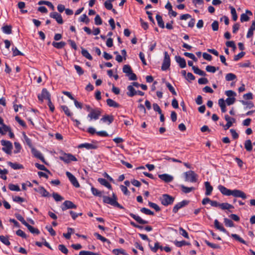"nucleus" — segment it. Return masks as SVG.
I'll return each mask as SVG.
<instances>
[{"instance_id": "1", "label": "nucleus", "mask_w": 255, "mask_h": 255, "mask_svg": "<svg viewBox=\"0 0 255 255\" xmlns=\"http://www.w3.org/2000/svg\"><path fill=\"white\" fill-rule=\"evenodd\" d=\"M103 202L105 203L109 204L112 206L119 208L120 209L124 208L123 206L121 205L117 202V197L114 193L113 194V197L112 198L107 196H103Z\"/></svg>"}, {"instance_id": "2", "label": "nucleus", "mask_w": 255, "mask_h": 255, "mask_svg": "<svg viewBox=\"0 0 255 255\" xmlns=\"http://www.w3.org/2000/svg\"><path fill=\"white\" fill-rule=\"evenodd\" d=\"M160 201L163 205L168 206L173 203L174 198L168 194H163L160 197Z\"/></svg>"}, {"instance_id": "3", "label": "nucleus", "mask_w": 255, "mask_h": 255, "mask_svg": "<svg viewBox=\"0 0 255 255\" xmlns=\"http://www.w3.org/2000/svg\"><path fill=\"white\" fill-rule=\"evenodd\" d=\"M185 180L190 182H196L197 180V175L193 171L190 170L184 173Z\"/></svg>"}, {"instance_id": "4", "label": "nucleus", "mask_w": 255, "mask_h": 255, "mask_svg": "<svg viewBox=\"0 0 255 255\" xmlns=\"http://www.w3.org/2000/svg\"><path fill=\"white\" fill-rule=\"evenodd\" d=\"M59 158L66 163H69L72 161H77V159L70 153H62Z\"/></svg>"}, {"instance_id": "5", "label": "nucleus", "mask_w": 255, "mask_h": 255, "mask_svg": "<svg viewBox=\"0 0 255 255\" xmlns=\"http://www.w3.org/2000/svg\"><path fill=\"white\" fill-rule=\"evenodd\" d=\"M1 143L3 147L2 148V150L8 154L11 153V150L12 149V144L11 142L9 141L2 140H1Z\"/></svg>"}, {"instance_id": "6", "label": "nucleus", "mask_w": 255, "mask_h": 255, "mask_svg": "<svg viewBox=\"0 0 255 255\" xmlns=\"http://www.w3.org/2000/svg\"><path fill=\"white\" fill-rule=\"evenodd\" d=\"M164 57L161 66V69L163 71H165L168 69L170 65V59L167 52L165 51L164 53Z\"/></svg>"}, {"instance_id": "7", "label": "nucleus", "mask_w": 255, "mask_h": 255, "mask_svg": "<svg viewBox=\"0 0 255 255\" xmlns=\"http://www.w3.org/2000/svg\"><path fill=\"white\" fill-rule=\"evenodd\" d=\"M101 115V111L100 109H94L91 112L88 114V118L90 119L89 121H91L93 120H98Z\"/></svg>"}, {"instance_id": "8", "label": "nucleus", "mask_w": 255, "mask_h": 255, "mask_svg": "<svg viewBox=\"0 0 255 255\" xmlns=\"http://www.w3.org/2000/svg\"><path fill=\"white\" fill-rule=\"evenodd\" d=\"M38 98L41 102L44 99H46L48 101L49 99H50V94L46 89H43L42 90L41 93L38 96Z\"/></svg>"}, {"instance_id": "9", "label": "nucleus", "mask_w": 255, "mask_h": 255, "mask_svg": "<svg viewBox=\"0 0 255 255\" xmlns=\"http://www.w3.org/2000/svg\"><path fill=\"white\" fill-rule=\"evenodd\" d=\"M66 174L73 186L75 187H79L80 186L77 179L69 171H67Z\"/></svg>"}, {"instance_id": "10", "label": "nucleus", "mask_w": 255, "mask_h": 255, "mask_svg": "<svg viewBox=\"0 0 255 255\" xmlns=\"http://www.w3.org/2000/svg\"><path fill=\"white\" fill-rule=\"evenodd\" d=\"M231 195L235 197L242 198L244 199L247 198L246 194L243 191L238 189L232 190Z\"/></svg>"}, {"instance_id": "11", "label": "nucleus", "mask_w": 255, "mask_h": 255, "mask_svg": "<svg viewBox=\"0 0 255 255\" xmlns=\"http://www.w3.org/2000/svg\"><path fill=\"white\" fill-rule=\"evenodd\" d=\"M76 208L77 206L76 205H75L72 202L68 200L65 201L61 206V209L63 211L68 209H75Z\"/></svg>"}, {"instance_id": "12", "label": "nucleus", "mask_w": 255, "mask_h": 255, "mask_svg": "<svg viewBox=\"0 0 255 255\" xmlns=\"http://www.w3.org/2000/svg\"><path fill=\"white\" fill-rule=\"evenodd\" d=\"M188 202H189L186 200H183L182 202L177 203L174 206L173 208V212L176 213L180 209L187 205L188 204Z\"/></svg>"}, {"instance_id": "13", "label": "nucleus", "mask_w": 255, "mask_h": 255, "mask_svg": "<svg viewBox=\"0 0 255 255\" xmlns=\"http://www.w3.org/2000/svg\"><path fill=\"white\" fill-rule=\"evenodd\" d=\"M225 119L227 122V123L225 126V129H227L229 128L233 125L234 123L235 122V119L230 117L228 115L225 116Z\"/></svg>"}, {"instance_id": "14", "label": "nucleus", "mask_w": 255, "mask_h": 255, "mask_svg": "<svg viewBox=\"0 0 255 255\" xmlns=\"http://www.w3.org/2000/svg\"><path fill=\"white\" fill-rule=\"evenodd\" d=\"M50 16L55 19L59 24H62L63 23V20L61 15L56 12L50 13Z\"/></svg>"}, {"instance_id": "15", "label": "nucleus", "mask_w": 255, "mask_h": 255, "mask_svg": "<svg viewBox=\"0 0 255 255\" xmlns=\"http://www.w3.org/2000/svg\"><path fill=\"white\" fill-rule=\"evenodd\" d=\"M219 191L224 195L230 196L231 195L232 190L228 189L223 185H220L218 187Z\"/></svg>"}, {"instance_id": "16", "label": "nucleus", "mask_w": 255, "mask_h": 255, "mask_svg": "<svg viewBox=\"0 0 255 255\" xmlns=\"http://www.w3.org/2000/svg\"><path fill=\"white\" fill-rule=\"evenodd\" d=\"M159 178L165 182H170L173 179V177L167 174H163L158 175Z\"/></svg>"}, {"instance_id": "17", "label": "nucleus", "mask_w": 255, "mask_h": 255, "mask_svg": "<svg viewBox=\"0 0 255 255\" xmlns=\"http://www.w3.org/2000/svg\"><path fill=\"white\" fill-rule=\"evenodd\" d=\"M101 121L110 125L114 121V117L112 115H105L101 119Z\"/></svg>"}, {"instance_id": "18", "label": "nucleus", "mask_w": 255, "mask_h": 255, "mask_svg": "<svg viewBox=\"0 0 255 255\" xmlns=\"http://www.w3.org/2000/svg\"><path fill=\"white\" fill-rule=\"evenodd\" d=\"M175 60L177 63H178L181 68H184L186 66L185 60L179 56H175Z\"/></svg>"}, {"instance_id": "19", "label": "nucleus", "mask_w": 255, "mask_h": 255, "mask_svg": "<svg viewBox=\"0 0 255 255\" xmlns=\"http://www.w3.org/2000/svg\"><path fill=\"white\" fill-rule=\"evenodd\" d=\"M129 215L140 224H146L148 223V221L142 219L139 216L134 215L133 213H130Z\"/></svg>"}, {"instance_id": "20", "label": "nucleus", "mask_w": 255, "mask_h": 255, "mask_svg": "<svg viewBox=\"0 0 255 255\" xmlns=\"http://www.w3.org/2000/svg\"><path fill=\"white\" fill-rule=\"evenodd\" d=\"M214 226L217 229L220 230V231L225 233H227L228 234H229L227 230L224 228L223 225L220 224V223L217 220H215Z\"/></svg>"}, {"instance_id": "21", "label": "nucleus", "mask_w": 255, "mask_h": 255, "mask_svg": "<svg viewBox=\"0 0 255 255\" xmlns=\"http://www.w3.org/2000/svg\"><path fill=\"white\" fill-rule=\"evenodd\" d=\"M127 89L128 90V92H127V94L130 97H132L134 96V95H136V91L134 88L132 87L131 85H129L127 87Z\"/></svg>"}, {"instance_id": "22", "label": "nucleus", "mask_w": 255, "mask_h": 255, "mask_svg": "<svg viewBox=\"0 0 255 255\" xmlns=\"http://www.w3.org/2000/svg\"><path fill=\"white\" fill-rule=\"evenodd\" d=\"M36 191L39 192V193L43 197H48L49 196V193L48 192L46 191V190L42 186H40L38 188V189L37 190L36 189H34Z\"/></svg>"}, {"instance_id": "23", "label": "nucleus", "mask_w": 255, "mask_h": 255, "mask_svg": "<svg viewBox=\"0 0 255 255\" xmlns=\"http://www.w3.org/2000/svg\"><path fill=\"white\" fill-rule=\"evenodd\" d=\"M33 154L37 158L40 159L42 162H45V159L41 153L38 150L35 149H32Z\"/></svg>"}, {"instance_id": "24", "label": "nucleus", "mask_w": 255, "mask_h": 255, "mask_svg": "<svg viewBox=\"0 0 255 255\" xmlns=\"http://www.w3.org/2000/svg\"><path fill=\"white\" fill-rule=\"evenodd\" d=\"M205 186L206 188L205 194L208 196L210 195L211 194L213 190L212 186L208 181L205 182Z\"/></svg>"}, {"instance_id": "25", "label": "nucleus", "mask_w": 255, "mask_h": 255, "mask_svg": "<svg viewBox=\"0 0 255 255\" xmlns=\"http://www.w3.org/2000/svg\"><path fill=\"white\" fill-rule=\"evenodd\" d=\"M150 250L154 253H156L158 249H160L161 251L163 250V247L159 245L158 242H156L154 244V246L152 247L150 244H149Z\"/></svg>"}, {"instance_id": "26", "label": "nucleus", "mask_w": 255, "mask_h": 255, "mask_svg": "<svg viewBox=\"0 0 255 255\" xmlns=\"http://www.w3.org/2000/svg\"><path fill=\"white\" fill-rule=\"evenodd\" d=\"M7 164L13 169H20L23 168L22 165L17 163H12L9 161L7 162Z\"/></svg>"}, {"instance_id": "27", "label": "nucleus", "mask_w": 255, "mask_h": 255, "mask_svg": "<svg viewBox=\"0 0 255 255\" xmlns=\"http://www.w3.org/2000/svg\"><path fill=\"white\" fill-rule=\"evenodd\" d=\"M25 226L27 228L29 232L32 234L38 235L40 233V232L38 229L34 228L33 227L29 225L28 223L25 225Z\"/></svg>"}, {"instance_id": "28", "label": "nucleus", "mask_w": 255, "mask_h": 255, "mask_svg": "<svg viewBox=\"0 0 255 255\" xmlns=\"http://www.w3.org/2000/svg\"><path fill=\"white\" fill-rule=\"evenodd\" d=\"M218 104L221 109L222 112L225 113L226 112V107L225 100L223 99H220L218 101Z\"/></svg>"}, {"instance_id": "29", "label": "nucleus", "mask_w": 255, "mask_h": 255, "mask_svg": "<svg viewBox=\"0 0 255 255\" xmlns=\"http://www.w3.org/2000/svg\"><path fill=\"white\" fill-rule=\"evenodd\" d=\"M99 182L102 184V185L105 186L108 188L111 189L112 188V186L111 184L105 179L104 178H99L98 179Z\"/></svg>"}, {"instance_id": "30", "label": "nucleus", "mask_w": 255, "mask_h": 255, "mask_svg": "<svg viewBox=\"0 0 255 255\" xmlns=\"http://www.w3.org/2000/svg\"><path fill=\"white\" fill-rule=\"evenodd\" d=\"M192 69H193L194 72L196 74H198L199 75L202 76H205L206 75V74L204 71L201 70V69H200L199 68H198L197 67L192 66Z\"/></svg>"}, {"instance_id": "31", "label": "nucleus", "mask_w": 255, "mask_h": 255, "mask_svg": "<svg viewBox=\"0 0 255 255\" xmlns=\"http://www.w3.org/2000/svg\"><path fill=\"white\" fill-rule=\"evenodd\" d=\"M107 103L109 106L111 107L118 108L119 107V104L111 99H108L107 100Z\"/></svg>"}, {"instance_id": "32", "label": "nucleus", "mask_w": 255, "mask_h": 255, "mask_svg": "<svg viewBox=\"0 0 255 255\" xmlns=\"http://www.w3.org/2000/svg\"><path fill=\"white\" fill-rule=\"evenodd\" d=\"M66 45V43L63 41H61L59 42H53L52 45L57 48V49H61L64 47Z\"/></svg>"}, {"instance_id": "33", "label": "nucleus", "mask_w": 255, "mask_h": 255, "mask_svg": "<svg viewBox=\"0 0 255 255\" xmlns=\"http://www.w3.org/2000/svg\"><path fill=\"white\" fill-rule=\"evenodd\" d=\"M156 19L157 20L158 26L162 28H164V23L162 20V17L159 14H157L156 16Z\"/></svg>"}, {"instance_id": "34", "label": "nucleus", "mask_w": 255, "mask_h": 255, "mask_svg": "<svg viewBox=\"0 0 255 255\" xmlns=\"http://www.w3.org/2000/svg\"><path fill=\"white\" fill-rule=\"evenodd\" d=\"M245 148L248 151H251L253 149L252 143L251 140L248 139L245 141Z\"/></svg>"}, {"instance_id": "35", "label": "nucleus", "mask_w": 255, "mask_h": 255, "mask_svg": "<svg viewBox=\"0 0 255 255\" xmlns=\"http://www.w3.org/2000/svg\"><path fill=\"white\" fill-rule=\"evenodd\" d=\"M219 207L223 210L230 209L234 208L233 206H232V205H231L228 203H224L220 204Z\"/></svg>"}, {"instance_id": "36", "label": "nucleus", "mask_w": 255, "mask_h": 255, "mask_svg": "<svg viewBox=\"0 0 255 255\" xmlns=\"http://www.w3.org/2000/svg\"><path fill=\"white\" fill-rule=\"evenodd\" d=\"M181 188L184 193H188L195 189L194 187H187L183 185H181Z\"/></svg>"}, {"instance_id": "37", "label": "nucleus", "mask_w": 255, "mask_h": 255, "mask_svg": "<svg viewBox=\"0 0 255 255\" xmlns=\"http://www.w3.org/2000/svg\"><path fill=\"white\" fill-rule=\"evenodd\" d=\"M68 232L67 233H64L63 234V236L66 239H70L71 238V235L72 234L74 233V229L71 228H67Z\"/></svg>"}, {"instance_id": "38", "label": "nucleus", "mask_w": 255, "mask_h": 255, "mask_svg": "<svg viewBox=\"0 0 255 255\" xmlns=\"http://www.w3.org/2000/svg\"><path fill=\"white\" fill-rule=\"evenodd\" d=\"M81 53H82V55L83 56H84L85 57H86V58H87L88 59L90 60H92V56L90 55V54L89 53V52L87 50H86L84 48H82Z\"/></svg>"}, {"instance_id": "39", "label": "nucleus", "mask_w": 255, "mask_h": 255, "mask_svg": "<svg viewBox=\"0 0 255 255\" xmlns=\"http://www.w3.org/2000/svg\"><path fill=\"white\" fill-rule=\"evenodd\" d=\"M113 253L116 255H119L120 254H123V255H128L125 252V250L122 249H114L112 251Z\"/></svg>"}, {"instance_id": "40", "label": "nucleus", "mask_w": 255, "mask_h": 255, "mask_svg": "<svg viewBox=\"0 0 255 255\" xmlns=\"http://www.w3.org/2000/svg\"><path fill=\"white\" fill-rule=\"evenodd\" d=\"M10 128L5 125H3L1 127H0V133L2 134H5L6 132L9 131Z\"/></svg>"}, {"instance_id": "41", "label": "nucleus", "mask_w": 255, "mask_h": 255, "mask_svg": "<svg viewBox=\"0 0 255 255\" xmlns=\"http://www.w3.org/2000/svg\"><path fill=\"white\" fill-rule=\"evenodd\" d=\"M61 108L63 110L65 114L68 117H70L72 115V113L70 112V110L67 106L63 105L61 106Z\"/></svg>"}, {"instance_id": "42", "label": "nucleus", "mask_w": 255, "mask_h": 255, "mask_svg": "<svg viewBox=\"0 0 255 255\" xmlns=\"http://www.w3.org/2000/svg\"><path fill=\"white\" fill-rule=\"evenodd\" d=\"M0 241L4 245L6 246H9L10 243L8 240V238L7 237H5L4 236H0Z\"/></svg>"}, {"instance_id": "43", "label": "nucleus", "mask_w": 255, "mask_h": 255, "mask_svg": "<svg viewBox=\"0 0 255 255\" xmlns=\"http://www.w3.org/2000/svg\"><path fill=\"white\" fill-rule=\"evenodd\" d=\"M94 236H96L98 239L101 240L103 242H107L109 244L111 243L110 241H109L106 238L103 237V236H102L101 235L97 233H94Z\"/></svg>"}, {"instance_id": "44", "label": "nucleus", "mask_w": 255, "mask_h": 255, "mask_svg": "<svg viewBox=\"0 0 255 255\" xmlns=\"http://www.w3.org/2000/svg\"><path fill=\"white\" fill-rule=\"evenodd\" d=\"M2 31L5 34L11 33V26L10 25H5L2 27Z\"/></svg>"}, {"instance_id": "45", "label": "nucleus", "mask_w": 255, "mask_h": 255, "mask_svg": "<svg viewBox=\"0 0 255 255\" xmlns=\"http://www.w3.org/2000/svg\"><path fill=\"white\" fill-rule=\"evenodd\" d=\"M219 67L216 68L214 66L210 65H208L206 67V70L207 72L213 73H215L216 71V70H219Z\"/></svg>"}, {"instance_id": "46", "label": "nucleus", "mask_w": 255, "mask_h": 255, "mask_svg": "<svg viewBox=\"0 0 255 255\" xmlns=\"http://www.w3.org/2000/svg\"><path fill=\"white\" fill-rule=\"evenodd\" d=\"M79 147H80V148L84 147V148L89 149L95 148V146L92 144L86 143L81 144L79 146Z\"/></svg>"}, {"instance_id": "47", "label": "nucleus", "mask_w": 255, "mask_h": 255, "mask_svg": "<svg viewBox=\"0 0 255 255\" xmlns=\"http://www.w3.org/2000/svg\"><path fill=\"white\" fill-rule=\"evenodd\" d=\"M237 78L236 75L233 73H228L226 75V80L227 81H230L236 79Z\"/></svg>"}, {"instance_id": "48", "label": "nucleus", "mask_w": 255, "mask_h": 255, "mask_svg": "<svg viewBox=\"0 0 255 255\" xmlns=\"http://www.w3.org/2000/svg\"><path fill=\"white\" fill-rule=\"evenodd\" d=\"M8 188L11 191H19L20 188L18 185L13 184H9L8 185Z\"/></svg>"}, {"instance_id": "49", "label": "nucleus", "mask_w": 255, "mask_h": 255, "mask_svg": "<svg viewBox=\"0 0 255 255\" xmlns=\"http://www.w3.org/2000/svg\"><path fill=\"white\" fill-rule=\"evenodd\" d=\"M91 191L93 193V194L95 196H98V197H101L102 196V192L99 191L96 188L92 187L91 188Z\"/></svg>"}, {"instance_id": "50", "label": "nucleus", "mask_w": 255, "mask_h": 255, "mask_svg": "<svg viewBox=\"0 0 255 255\" xmlns=\"http://www.w3.org/2000/svg\"><path fill=\"white\" fill-rule=\"evenodd\" d=\"M231 236L234 239H235V240L238 241L239 242L244 244H246V242L243 239H242L241 237H239V236H238V235L237 234H231Z\"/></svg>"}, {"instance_id": "51", "label": "nucleus", "mask_w": 255, "mask_h": 255, "mask_svg": "<svg viewBox=\"0 0 255 255\" xmlns=\"http://www.w3.org/2000/svg\"><path fill=\"white\" fill-rule=\"evenodd\" d=\"M15 216L17 218V219L20 221L21 223L23 224L24 226H25L27 224V223L24 219L23 217L19 214H15Z\"/></svg>"}, {"instance_id": "52", "label": "nucleus", "mask_w": 255, "mask_h": 255, "mask_svg": "<svg viewBox=\"0 0 255 255\" xmlns=\"http://www.w3.org/2000/svg\"><path fill=\"white\" fill-rule=\"evenodd\" d=\"M231 8V12L232 15L233 20L234 21H236L238 18V16L236 13V9L233 6H230Z\"/></svg>"}, {"instance_id": "53", "label": "nucleus", "mask_w": 255, "mask_h": 255, "mask_svg": "<svg viewBox=\"0 0 255 255\" xmlns=\"http://www.w3.org/2000/svg\"><path fill=\"white\" fill-rule=\"evenodd\" d=\"M123 69V72L126 73V75L132 72L131 67L128 65H125Z\"/></svg>"}, {"instance_id": "54", "label": "nucleus", "mask_w": 255, "mask_h": 255, "mask_svg": "<svg viewBox=\"0 0 255 255\" xmlns=\"http://www.w3.org/2000/svg\"><path fill=\"white\" fill-rule=\"evenodd\" d=\"M205 243L211 248L216 249H220V246L217 244H215L209 242V241L205 240Z\"/></svg>"}, {"instance_id": "55", "label": "nucleus", "mask_w": 255, "mask_h": 255, "mask_svg": "<svg viewBox=\"0 0 255 255\" xmlns=\"http://www.w3.org/2000/svg\"><path fill=\"white\" fill-rule=\"evenodd\" d=\"M140 211L142 213H143L146 215H154V213L152 211H151L149 209H147L146 208H142L140 209Z\"/></svg>"}, {"instance_id": "56", "label": "nucleus", "mask_w": 255, "mask_h": 255, "mask_svg": "<svg viewBox=\"0 0 255 255\" xmlns=\"http://www.w3.org/2000/svg\"><path fill=\"white\" fill-rule=\"evenodd\" d=\"M174 244L176 245V246H177L178 247H181L183 246H185L186 245H189L188 243H186L184 241H175L174 242Z\"/></svg>"}, {"instance_id": "57", "label": "nucleus", "mask_w": 255, "mask_h": 255, "mask_svg": "<svg viewBox=\"0 0 255 255\" xmlns=\"http://www.w3.org/2000/svg\"><path fill=\"white\" fill-rule=\"evenodd\" d=\"M224 223L226 226L229 227H232L234 226V223L231 220L226 218H224Z\"/></svg>"}, {"instance_id": "58", "label": "nucleus", "mask_w": 255, "mask_h": 255, "mask_svg": "<svg viewBox=\"0 0 255 255\" xmlns=\"http://www.w3.org/2000/svg\"><path fill=\"white\" fill-rule=\"evenodd\" d=\"M52 196L56 201H61L64 199V198L57 193H53Z\"/></svg>"}, {"instance_id": "59", "label": "nucleus", "mask_w": 255, "mask_h": 255, "mask_svg": "<svg viewBox=\"0 0 255 255\" xmlns=\"http://www.w3.org/2000/svg\"><path fill=\"white\" fill-rule=\"evenodd\" d=\"M13 52V56H16L17 55H23V54L19 51L16 47H13L12 48Z\"/></svg>"}, {"instance_id": "60", "label": "nucleus", "mask_w": 255, "mask_h": 255, "mask_svg": "<svg viewBox=\"0 0 255 255\" xmlns=\"http://www.w3.org/2000/svg\"><path fill=\"white\" fill-rule=\"evenodd\" d=\"M166 86L169 89V90L172 93V94L174 95H176L177 93L176 91H175L174 88L173 87V86L168 82L166 83Z\"/></svg>"}, {"instance_id": "61", "label": "nucleus", "mask_w": 255, "mask_h": 255, "mask_svg": "<svg viewBox=\"0 0 255 255\" xmlns=\"http://www.w3.org/2000/svg\"><path fill=\"white\" fill-rule=\"evenodd\" d=\"M58 249L63 253L65 254H67L68 253V250L66 248V247L63 245H59L58 246Z\"/></svg>"}, {"instance_id": "62", "label": "nucleus", "mask_w": 255, "mask_h": 255, "mask_svg": "<svg viewBox=\"0 0 255 255\" xmlns=\"http://www.w3.org/2000/svg\"><path fill=\"white\" fill-rule=\"evenodd\" d=\"M225 94L228 98H232L236 96V93L232 90H228L225 92Z\"/></svg>"}, {"instance_id": "63", "label": "nucleus", "mask_w": 255, "mask_h": 255, "mask_svg": "<svg viewBox=\"0 0 255 255\" xmlns=\"http://www.w3.org/2000/svg\"><path fill=\"white\" fill-rule=\"evenodd\" d=\"M180 234L186 239H189L187 232L182 228H179Z\"/></svg>"}, {"instance_id": "64", "label": "nucleus", "mask_w": 255, "mask_h": 255, "mask_svg": "<svg viewBox=\"0 0 255 255\" xmlns=\"http://www.w3.org/2000/svg\"><path fill=\"white\" fill-rule=\"evenodd\" d=\"M148 205L151 208L155 209L156 211H159L160 210V207L155 203L149 202Z\"/></svg>"}]
</instances>
